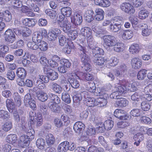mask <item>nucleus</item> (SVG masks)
Masks as SVG:
<instances>
[{"instance_id":"nucleus-1","label":"nucleus","mask_w":152,"mask_h":152,"mask_svg":"<svg viewBox=\"0 0 152 152\" xmlns=\"http://www.w3.org/2000/svg\"><path fill=\"white\" fill-rule=\"evenodd\" d=\"M95 14L92 10H88L86 12V19L88 22L94 20L100 21L103 20L104 18V12L101 8H97L95 10Z\"/></svg>"},{"instance_id":"nucleus-2","label":"nucleus","mask_w":152,"mask_h":152,"mask_svg":"<svg viewBox=\"0 0 152 152\" xmlns=\"http://www.w3.org/2000/svg\"><path fill=\"white\" fill-rule=\"evenodd\" d=\"M80 50L82 52L80 55L81 61L84 64V69L86 71L89 72L91 70V66L89 63L90 59L89 56L86 54V48L81 45H80Z\"/></svg>"},{"instance_id":"nucleus-3","label":"nucleus","mask_w":152,"mask_h":152,"mask_svg":"<svg viewBox=\"0 0 152 152\" xmlns=\"http://www.w3.org/2000/svg\"><path fill=\"white\" fill-rule=\"evenodd\" d=\"M92 33V30L90 28L85 27L80 30V35L85 38L86 37L88 43L89 45H91L94 40Z\"/></svg>"},{"instance_id":"nucleus-4","label":"nucleus","mask_w":152,"mask_h":152,"mask_svg":"<svg viewBox=\"0 0 152 152\" xmlns=\"http://www.w3.org/2000/svg\"><path fill=\"white\" fill-rule=\"evenodd\" d=\"M114 22L110 25V28L111 31L113 32H117L121 28V23H122V18L120 16L115 18Z\"/></svg>"},{"instance_id":"nucleus-5","label":"nucleus","mask_w":152,"mask_h":152,"mask_svg":"<svg viewBox=\"0 0 152 152\" xmlns=\"http://www.w3.org/2000/svg\"><path fill=\"white\" fill-rule=\"evenodd\" d=\"M103 45L107 48L113 46L115 43V37L111 35H104L103 37Z\"/></svg>"},{"instance_id":"nucleus-6","label":"nucleus","mask_w":152,"mask_h":152,"mask_svg":"<svg viewBox=\"0 0 152 152\" xmlns=\"http://www.w3.org/2000/svg\"><path fill=\"white\" fill-rule=\"evenodd\" d=\"M58 22V26L63 28V31L65 32H66L70 29V25L69 24L67 19L65 18L62 15L59 16Z\"/></svg>"},{"instance_id":"nucleus-7","label":"nucleus","mask_w":152,"mask_h":152,"mask_svg":"<svg viewBox=\"0 0 152 152\" xmlns=\"http://www.w3.org/2000/svg\"><path fill=\"white\" fill-rule=\"evenodd\" d=\"M120 8L124 12L132 15L135 12V10L133 6L127 2H124L120 5Z\"/></svg>"},{"instance_id":"nucleus-8","label":"nucleus","mask_w":152,"mask_h":152,"mask_svg":"<svg viewBox=\"0 0 152 152\" xmlns=\"http://www.w3.org/2000/svg\"><path fill=\"white\" fill-rule=\"evenodd\" d=\"M44 71L45 73L51 80H54L58 78V73L50 68L48 66H46L44 68Z\"/></svg>"},{"instance_id":"nucleus-9","label":"nucleus","mask_w":152,"mask_h":152,"mask_svg":"<svg viewBox=\"0 0 152 152\" xmlns=\"http://www.w3.org/2000/svg\"><path fill=\"white\" fill-rule=\"evenodd\" d=\"M5 41L9 44L13 43L15 40L16 36L14 31L11 29H8L4 33Z\"/></svg>"},{"instance_id":"nucleus-10","label":"nucleus","mask_w":152,"mask_h":152,"mask_svg":"<svg viewBox=\"0 0 152 152\" xmlns=\"http://www.w3.org/2000/svg\"><path fill=\"white\" fill-rule=\"evenodd\" d=\"M61 33V31L59 29L55 28L52 29L48 32V38L50 41H53L56 40L57 37Z\"/></svg>"},{"instance_id":"nucleus-11","label":"nucleus","mask_w":152,"mask_h":152,"mask_svg":"<svg viewBox=\"0 0 152 152\" xmlns=\"http://www.w3.org/2000/svg\"><path fill=\"white\" fill-rule=\"evenodd\" d=\"M114 115L116 117L121 120H126L128 117L125 111L120 109H116L114 112Z\"/></svg>"},{"instance_id":"nucleus-12","label":"nucleus","mask_w":152,"mask_h":152,"mask_svg":"<svg viewBox=\"0 0 152 152\" xmlns=\"http://www.w3.org/2000/svg\"><path fill=\"white\" fill-rule=\"evenodd\" d=\"M60 60V58L57 56L54 55L50 60L48 64L53 69H57L58 66V63Z\"/></svg>"},{"instance_id":"nucleus-13","label":"nucleus","mask_w":152,"mask_h":152,"mask_svg":"<svg viewBox=\"0 0 152 152\" xmlns=\"http://www.w3.org/2000/svg\"><path fill=\"white\" fill-rule=\"evenodd\" d=\"M103 125V127H99V130H101V129H102V132H104L105 130H110L113 126L114 122L112 120L110 119L106 120L105 121Z\"/></svg>"},{"instance_id":"nucleus-14","label":"nucleus","mask_w":152,"mask_h":152,"mask_svg":"<svg viewBox=\"0 0 152 152\" xmlns=\"http://www.w3.org/2000/svg\"><path fill=\"white\" fill-rule=\"evenodd\" d=\"M71 19V22L75 26L80 25L83 21L82 16L77 13L74 14Z\"/></svg>"},{"instance_id":"nucleus-15","label":"nucleus","mask_w":152,"mask_h":152,"mask_svg":"<svg viewBox=\"0 0 152 152\" xmlns=\"http://www.w3.org/2000/svg\"><path fill=\"white\" fill-rule=\"evenodd\" d=\"M0 19L4 20L5 22H9L12 19V15L10 12L8 10L5 11L3 12H0Z\"/></svg>"},{"instance_id":"nucleus-16","label":"nucleus","mask_w":152,"mask_h":152,"mask_svg":"<svg viewBox=\"0 0 152 152\" xmlns=\"http://www.w3.org/2000/svg\"><path fill=\"white\" fill-rule=\"evenodd\" d=\"M131 64L132 67L134 69L140 68L142 65L141 60L137 57L132 58L131 60Z\"/></svg>"},{"instance_id":"nucleus-17","label":"nucleus","mask_w":152,"mask_h":152,"mask_svg":"<svg viewBox=\"0 0 152 152\" xmlns=\"http://www.w3.org/2000/svg\"><path fill=\"white\" fill-rule=\"evenodd\" d=\"M94 57V62L96 65L102 66L105 62H106L107 61V60L104 57L97 56L96 54H95Z\"/></svg>"},{"instance_id":"nucleus-18","label":"nucleus","mask_w":152,"mask_h":152,"mask_svg":"<svg viewBox=\"0 0 152 152\" xmlns=\"http://www.w3.org/2000/svg\"><path fill=\"white\" fill-rule=\"evenodd\" d=\"M85 126L84 124L81 121L76 122L73 126V129L77 133H80L82 129H84Z\"/></svg>"},{"instance_id":"nucleus-19","label":"nucleus","mask_w":152,"mask_h":152,"mask_svg":"<svg viewBox=\"0 0 152 152\" xmlns=\"http://www.w3.org/2000/svg\"><path fill=\"white\" fill-rule=\"evenodd\" d=\"M140 50L139 45L136 43H133L129 47V50L131 54H135L139 53Z\"/></svg>"},{"instance_id":"nucleus-20","label":"nucleus","mask_w":152,"mask_h":152,"mask_svg":"<svg viewBox=\"0 0 152 152\" xmlns=\"http://www.w3.org/2000/svg\"><path fill=\"white\" fill-rule=\"evenodd\" d=\"M128 103V101L126 99L122 98L117 100L115 104L118 107H123L127 106Z\"/></svg>"},{"instance_id":"nucleus-21","label":"nucleus","mask_w":152,"mask_h":152,"mask_svg":"<svg viewBox=\"0 0 152 152\" xmlns=\"http://www.w3.org/2000/svg\"><path fill=\"white\" fill-rule=\"evenodd\" d=\"M18 140L17 135L15 134H10L7 136L6 141L8 143L13 144L17 142Z\"/></svg>"},{"instance_id":"nucleus-22","label":"nucleus","mask_w":152,"mask_h":152,"mask_svg":"<svg viewBox=\"0 0 152 152\" xmlns=\"http://www.w3.org/2000/svg\"><path fill=\"white\" fill-rule=\"evenodd\" d=\"M68 142L64 141L61 143L58 146V150L59 152H66L69 147Z\"/></svg>"},{"instance_id":"nucleus-23","label":"nucleus","mask_w":152,"mask_h":152,"mask_svg":"<svg viewBox=\"0 0 152 152\" xmlns=\"http://www.w3.org/2000/svg\"><path fill=\"white\" fill-rule=\"evenodd\" d=\"M23 24L26 26L33 27L35 24V20L33 18H26L22 21Z\"/></svg>"},{"instance_id":"nucleus-24","label":"nucleus","mask_w":152,"mask_h":152,"mask_svg":"<svg viewBox=\"0 0 152 152\" xmlns=\"http://www.w3.org/2000/svg\"><path fill=\"white\" fill-rule=\"evenodd\" d=\"M96 106L102 107L105 106L107 103V99L104 98H97L96 99Z\"/></svg>"},{"instance_id":"nucleus-25","label":"nucleus","mask_w":152,"mask_h":152,"mask_svg":"<svg viewBox=\"0 0 152 152\" xmlns=\"http://www.w3.org/2000/svg\"><path fill=\"white\" fill-rule=\"evenodd\" d=\"M45 140L48 145L51 146L54 143L55 138L53 134H48L46 136Z\"/></svg>"},{"instance_id":"nucleus-26","label":"nucleus","mask_w":152,"mask_h":152,"mask_svg":"<svg viewBox=\"0 0 152 152\" xmlns=\"http://www.w3.org/2000/svg\"><path fill=\"white\" fill-rule=\"evenodd\" d=\"M6 107L9 112H12L13 110L15 107V105L14 104L13 99H7L6 101Z\"/></svg>"},{"instance_id":"nucleus-27","label":"nucleus","mask_w":152,"mask_h":152,"mask_svg":"<svg viewBox=\"0 0 152 152\" xmlns=\"http://www.w3.org/2000/svg\"><path fill=\"white\" fill-rule=\"evenodd\" d=\"M16 74L18 76L23 79H24L26 77L27 72L26 70L22 67H19L16 72Z\"/></svg>"},{"instance_id":"nucleus-28","label":"nucleus","mask_w":152,"mask_h":152,"mask_svg":"<svg viewBox=\"0 0 152 152\" xmlns=\"http://www.w3.org/2000/svg\"><path fill=\"white\" fill-rule=\"evenodd\" d=\"M62 15L64 17H69L72 15V10L69 7H63L61 10Z\"/></svg>"},{"instance_id":"nucleus-29","label":"nucleus","mask_w":152,"mask_h":152,"mask_svg":"<svg viewBox=\"0 0 152 152\" xmlns=\"http://www.w3.org/2000/svg\"><path fill=\"white\" fill-rule=\"evenodd\" d=\"M129 88L125 85L120 84L116 88V91L120 95L124 94L129 91Z\"/></svg>"},{"instance_id":"nucleus-30","label":"nucleus","mask_w":152,"mask_h":152,"mask_svg":"<svg viewBox=\"0 0 152 152\" xmlns=\"http://www.w3.org/2000/svg\"><path fill=\"white\" fill-rule=\"evenodd\" d=\"M58 104L52 103V102L49 103L48 106L51 111L55 113L59 112L61 110V107L58 106Z\"/></svg>"},{"instance_id":"nucleus-31","label":"nucleus","mask_w":152,"mask_h":152,"mask_svg":"<svg viewBox=\"0 0 152 152\" xmlns=\"http://www.w3.org/2000/svg\"><path fill=\"white\" fill-rule=\"evenodd\" d=\"M147 70L144 69H141L138 72L137 77L139 80H144L146 77Z\"/></svg>"},{"instance_id":"nucleus-32","label":"nucleus","mask_w":152,"mask_h":152,"mask_svg":"<svg viewBox=\"0 0 152 152\" xmlns=\"http://www.w3.org/2000/svg\"><path fill=\"white\" fill-rule=\"evenodd\" d=\"M51 89L56 93L60 94L62 91L61 86L56 83H52L50 87Z\"/></svg>"},{"instance_id":"nucleus-33","label":"nucleus","mask_w":152,"mask_h":152,"mask_svg":"<svg viewBox=\"0 0 152 152\" xmlns=\"http://www.w3.org/2000/svg\"><path fill=\"white\" fill-rule=\"evenodd\" d=\"M133 35V32L132 31L127 29L124 31L122 37L124 39H129L132 38Z\"/></svg>"},{"instance_id":"nucleus-34","label":"nucleus","mask_w":152,"mask_h":152,"mask_svg":"<svg viewBox=\"0 0 152 152\" xmlns=\"http://www.w3.org/2000/svg\"><path fill=\"white\" fill-rule=\"evenodd\" d=\"M30 140H30L29 139L28 136L25 134H23L20 137L19 142L20 143H21L20 144L21 145H22L23 147H24V146L27 145L28 141Z\"/></svg>"},{"instance_id":"nucleus-35","label":"nucleus","mask_w":152,"mask_h":152,"mask_svg":"<svg viewBox=\"0 0 152 152\" xmlns=\"http://www.w3.org/2000/svg\"><path fill=\"white\" fill-rule=\"evenodd\" d=\"M36 145L39 149L42 150H44L45 146V141L42 138H39L37 140Z\"/></svg>"},{"instance_id":"nucleus-36","label":"nucleus","mask_w":152,"mask_h":152,"mask_svg":"<svg viewBox=\"0 0 152 152\" xmlns=\"http://www.w3.org/2000/svg\"><path fill=\"white\" fill-rule=\"evenodd\" d=\"M73 96L72 98L73 101L75 102H79L82 99V97L81 94L78 91H73Z\"/></svg>"},{"instance_id":"nucleus-37","label":"nucleus","mask_w":152,"mask_h":152,"mask_svg":"<svg viewBox=\"0 0 152 152\" xmlns=\"http://www.w3.org/2000/svg\"><path fill=\"white\" fill-rule=\"evenodd\" d=\"M29 129H28L25 132L27 134L26 135L29 138V139L31 140H33L35 137V131L34 129L32 128V127H31L30 128L29 126Z\"/></svg>"},{"instance_id":"nucleus-38","label":"nucleus","mask_w":152,"mask_h":152,"mask_svg":"<svg viewBox=\"0 0 152 152\" xmlns=\"http://www.w3.org/2000/svg\"><path fill=\"white\" fill-rule=\"evenodd\" d=\"M37 96L38 99L42 102H45L48 99L47 94L42 91H40Z\"/></svg>"},{"instance_id":"nucleus-39","label":"nucleus","mask_w":152,"mask_h":152,"mask_svg":"<svg viewBox=\"0 0 152 152\" xmlns=\"http://www.w3.org/2000/svg\"><path fill=\"white\" fill-rule=\"evenodd\" d=\"M141 107L143 111H148L150 109L151 105L148 102L143 101L141 103Z\"/></svg>"},{"instance_id":"nucleus-40","label":"nucleus","mask_w":152,"mask_h":152,"mask_svg":"<svg viewBox=\"0 0 152 152\" xmlns=\"http://www.w3.org/2000/svg\"><path fill=\"white\" fill-rule=\"evenodd\" d=\"M118 59L115 56H112L108 60L109 66H114L117 65L118 63Z\"/></svg>"},{"instance_id":"nucleus-41","label":"nucleus","mask_w":152,"mask_h":152,"mask_svg":"<svg viewBox=\"0 0 152 152\" xmlns=\"http://www.w3.org/2000/svg\"><path fill=\"white\" fill-rule=\"evenodd\" d=\"M113 46V50L115 51L119 52L122 51L123 50V44L122 43L115 42Z\"/></svg>"},{"instance_id":"nucleus-42","label":"nucleus","mask_w":152,"mask_h":152,"mask_svg":"<svg viewBox=\"0 0 152 152\" xmlns=\"http://www.w3.org/2000/svg\"><path fill=\"white\" fill-rule=\"evenodd\" d=\"M49 96L50 100L53 101L52 102V103L59 104L60 103L61 100L57 95L50 93L49 94Z\"/></svg>"},{"instance_id":"nucleus-43","label":"nucleus","mask_w":152,"mask_h":152,"mask_svg":"<svg viewBox=\"0 0 152 152\" xmlns=\"http://www.w3.org/2000/svg\"><path fill=\"white\" fill-rule=\"evenodd\" d=\"M12 127V122L8 121L5 122L2 126L3 129L5 132H8Z\"/></svg>"},{"instance_id":"nucleus-44","label":"nucleus","mask_w":152,"mask_h":152,"mask_svg":"<svg viewBox=\"0 0 152 152\" xmlns=\"http://www.w3.org/2000/svg\"><path fill=\"white\" fill-rule=\"evenodd\" d=\"M10 118V115L7 111L4 110H0V118L4 120Z\"/></svg>"},{"instance_id":"nucleus-45","label":"nucleus","mask_w":152,"mask_h":152,"mask_svg":"<svg viewBox=\"0 0 152 152\" xmlns=\"http://www.w3.org/2000/svg\"><path fill=\"white\" fill-rule=\"evenodd\" d=\"M61 118L64 123V125L67 126L69 125L70 123V119L69 117L67 115L63 114H62L61 116Z\"/></svg>"},{"instance_id":"nucleus-46","label":"nucleus","mask_w":152,"mask_h":152,"mask_svg":"<svg viewBox=\"0 0 152 152\" xmlns=\"http://www.w3.org/2000/svg\"><path fill=\"white\" fill-rule=\"evenodd\" d=\"M70 83L72 88H77L80 86V83L78 80L74 77H72L70 80Z\"/></svg>"},{"instance_id":"nucleus-47","label":"nucleus","mask_w":152,"mask_h":152,"mask_svg":"<svg viewBox=\"0 0 152 152\" xmlns=\"http://www.w3.org/2000/svg\"><path fill=\"white\" fill-rule=\"evenodd\" d=\"M86 101L87 106L94 107L96 106V99L94 98H89Z\"/></svg>"},{"instance_id":"nucleus-48","label":"nucleus","mask_w":152,"mask_h":152,"mask_svg":"<svg viewBox=\"0 0 152 152\" xmlns=\"http://www.w3.org/2000/svg\"><path fill=\"white\" fill-rule=\"evenodd\" d=\"M82 77L84 80L86 81H92L94 79L93 75L89 73H84L82 75Z\"/></svg>"},{"instance_id":"nucleus-49","label":"nucleus","mask_w":152,"mask_h":152,"mask_svg":"<svg viewBox=\"0 0 152 152\" xmlns=\"http://www.w3.org/2000/svg\"><path fill=\"white\" fill-rule=\"evenodd\" d=\"M140 121L141 123L146 124H150L151 122V120L150 118L145 116H141Z\"/></svg>"},{"instance_id":"nucleus-50","label":"nucleus","mask_w":152,"mask_h":152,"mask_svg":"<svg viewBox=\"0 0 152 152\" xmlns=\"http://www.w3.org/2000/svg\"><path fill=\"white\" fill-rule=\"evenodd\" d=\"M61 98L62 100L67 104H69L71 102V99L69 94L66 92H63Z\"/></svg>"},{"instance_id":"nucleus-51","label":"nucleus","mask_w":152,"mask_h":152,"mask_svg":"<svg viewBox=\"0 0 152 152\" xmlns=\"http://www.w3.org/2000/svg\"><path fill=\"white\" fill-rule=\"evenodd\" d=\"M39 44V48L41 51H45L48 49L47 43L44 41L41 42Z\"/></svg>"},{"instance_id":"nucleus-52","label":"nucleus","mask_w":152,"mask_h":152,"mask_svg":"<svg viewBox=\"0 0 152 152\" xmlns=\"http://www.w3.org/2000/svg\"><path fill=\"white\" fill-rule=\"evenodd\" d=\"M60 64L67 68H69L71 66V63L69 61L65 58H62L59 60Z\"/></svg>"},{"instance_id":"nucleus-53","label":"nucleus","mask_w":152,"mask_h":152,"mask_svg":"<svg viewBox=\"0 0 152 152\" xmlns=\"http://www.w3.org/2000/svg\"><path fill=\"white\" fill-rule=\"evenodd\" d=\"M45 13L49 15L51 18H54L56 15V11L50 9H47L45 10Z\"/></svg>"},{"instance_id":"nucleus-54","label":"nucleus","mask_w":152,"mask_h":152,"mask_svg":"<svg viewBox=\"0 0 152 152\" xmlns=\"http://www.w3.org/2000/svg\"><path fill=\"white\" fill-rule=\"evenodd\" d=\"M62 109L64 110L65 113L67 114H70L72 112L71 107L66 104H64L62 106Z\"/></svg>"},{"instance_id":"nucleus-55","label":"nucleus","mask_w":152,"mask_h":152,"mask_svg":"<svg viewBox=\"0 0 152 152\" xmlns=\"http://www.w3.org/2000/svg\"><path fill=\"white\" fill-rule=\"evenodd\" d=\"M130 115L134 117H137L141 115V110L138 108L132 110L130 112Z\"/></svg>"},{"instance_id":"nucleus-56","label":"nucleus","mask_w":152,"mask_h":152,"mask_svg":"<svg viewBox=\"0 0 152 152\" xmlns=\"http://www.w3.org/2000/svg\"><path fill=\"white\" fill-rule=\"evenodd\" d=\"M88 89L89 92L91 93H94L96 90V86L94 82H88V84L87 85Z\"/></svg>"},{"instance_id":"nucleus-57","label":"nucleus","mask_w":152,"mask_h":152,"mask_svg":"<svg viewBox=\"0 0 152 152\" xmlns=\"http://www.w3.org/2000/svg\"><path fill=\"white\" fill-rule=\"evenodd\" d=\"M148 16V13L145 10H142L139 12V18L141 19H144Z\"/></svg>"},{"instance_id":"nucleus-58","label":"nucleus","mask_w":152,"mask_h":152,"mask_svg":"<svg viewBox=\"0 0 152 152\" xmlns=\"http://www.w3.org/2000/svg\"><path fill=\"white\" fill-rule=\"evenodd\" d=\"M22 3V1L19 0H12L11 2V4L14 8H20Z\"/></svg>"},{"instance_id":"nucleus-59","label":"nucleus","mask_w":152,"mask_h":152,"mask_svg":"<svg viewBox=\"0 0 152 152\" xmlns=\"http://www.w3.org/2000/svg\"><path fill=\"white\" fill-rule=\"evenodd\" d=\"M89 138V137L85 132H83L80 135V137L78 139V141L79 142L86 141Z\"/></svg>"},{"instance_id":"nucleus-60","label":"nucleus","mask_w":152,"mask_h":152,"mask_svg":"<svg viewBox=\"0 0 152 152\" xmlns=\"http://www.w3.org/2000/svg\"><path fill=\"white\" fill-rule=\"evenodd\" d=\"M42 37L39 34H38L37 35H35L32 37V39L33 41L35 43H37L38 44L42 42Z\"/></svg>"},{"instance_id":"nucleus-61","label":"nucleus","mask_w":152,"mask_h":152,"mask_svg":"<svg viewBox=\"0 0 152 152\" xmlns=\"http://www.w3.org/2000/svg\"><path fill=\"white\" fill-rule=\"evenodd\" d=\"M78 36V33L75 30H73L68 34L69 39L71 40H74Z\"/></svg>"},{"instance_id":"nucleus-62","label":"nucleus","mask_w":152,"mask_h":152,"mask_svg":"<svg viewBox=\"0 0 152 152\" xmlns=\"http://www.w3.org/2000/svg\"><path fill=\"white\" fill-rule=\"evenodd\" d=\"M86 134L89 136H92L95 135L96 134L95 129L94 128H88L86 131L85 132Z\"/></svg>"},{"instance_id":"nucleus-63","label":"nucleus","mask_w":152,"mask_h":152,"mask_svg":"<svg viewBox=\"0 0 152 152\" xmlns=\"http://www.w3.org/2000/svg\"><path fill=\"white\" fill-rule=\"evenodd\" d=\"M134 140H139L141 141L144 140L145 137L143 134L138 133L135 134L133 137Z\"/></svg>"},{"instance_id":"nucleus-64","label":"nucleus","mask_w":152,"mask_h":152,"mask_svg":"<svg viewBox=\"0 0 152 152\" xmlns=\"http://www.w3.org/2000/svg\"><path fill=\"white\" fill-rule=\"evenodd\" d=\"M54 124L55 126L58 128H60L63 126V123L61 119L56 118L54 120Z\"/></svg>"}]
</instances>
